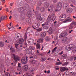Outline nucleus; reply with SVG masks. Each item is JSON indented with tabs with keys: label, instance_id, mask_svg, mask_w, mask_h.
I'll list each match as a JSON object with an SVG mask.
<instances>
[{
	"label": "nucleus",
	"instance_id": "5fc2aeb1",
	"mask_svg": "<svg viewBox=\"0 0 76 76\" xmlns=\"http://www.w3.org/2000/svg\"><path fill=\"white\" fill-rule=\"evenodd\" d=\"M3 20V19L2 17H1L0 18V22H1Z\"/></svg>",
	"mask_w": 76,
	"mask_h": 76
},
{
	"label": "nucleus",
	"instance_id": "423d86ee",
	"mask_svg": "<svg viewBox=\"0 0 76 76\" xmlns=\"http://www.w3.org/2000/svg\"><path fill=\"white\" fill-rule=\"evenodd\" d=\"M28 43L29 45H32L34 43V40L32 39H28Z\"/></svg>",
	"mask_w": 76,
	"mask_h": 76
},
{
	"label": "nucleus",
	"instance_id": "473e14b6",
	"mask_svg": "<svg viewBox=\"0 0 76 76\" xmlns=\"http://www.w3.org/2000/svg\"><path fill=\"white\" fill-rule=\"evenodd\" d=\"M20 36V34L19 33L15 35V37H17V38H19Z\"/></svg>",
	"mask_w": 76,
	"mask_h": 76
},
{
	"label": "nucleus",
	"instance_id": "e2e57ef3",
	"mask_svg": "<svg viewBox=\"0 0 76 76\" xmlns=\"http://www.w3.org/2000/svg\"><path fill=\"white\" fill-rule=\"evenodd\" d=\"M45 25H48V22H46L45 23Z\"/></svg>",
	"mask_w": 76,
	"mask_h": 76
},
{
	"label": "nucleus",
	"instance_id": "f3484780",
	"mask_svg": "<svg viewBox=\"0 0 76 76\" xmlns=\"http://www.w3.org/2000/svg\"><path fill=\"white\" fill-rule=\"evenodd\" d=\"M42 42H43V39L40 38L37 41V42H38V43H42Z\"/></svg>",
	"mask_w": 76,
	"mask_h": 76
},
{
	"label": "nucleus",
	"instance_id": "dca6fc26",
	"mask_svg": "<svg viewBox=\"0 0 76 76\" xmlns=\"http://www.w3.org/2000/svg\"><path fill=\"white\" fill-rule=\"evenodd\" d=\"M37 19L38 20H42V18L40 15H39L37 17Z\"/></svg>",
	"mask_w": 76,
	"mask_h": 76
},
{
	"label": "nucleus",
	"instance_id": "052dcab7",
	"mask_svg": "<svg viewBox=\"0 0 76 76\" xmlns=\"http://www.w3.org/2000/svg\"><path fill=\"white\" fill-rule=\"evenodd\" d=\"M63 52L62 51L61 53H59L60 55H61V54H63Z\"/></svg>",
	"mask_w": 76,
	"mask_h": 76
},
{
	"label": "nucleus",
	"instance_id": "603ef678",
	"mask_svg": "<svg viewBox=\"0 0 76 76\" xmlns=\"http://www.w3.org/2000/svg\"><path fill=\"white\" fill-rule=\"evenodd\" d=\"M66 41L64 40V39L63 38V39L62 40V42H66Z\"/></svg>",
	"mask_w": 76,
	"mask_h": 76
},
{
	"label": "nucleus",
	"instance_id": "f03ea898",
	"mask_svg": "<svg viewBox=\"0 0 76 76\" xmlns=\"http://www.w3.org/2000/svg\"><path fill=\"white\" fill-rule=\"evenodd\" d=\"M62 7V3L59 2L57 4V10H55V12H57L59 11L61 9V7Z\"/></svg>",
	"mask_w": 76,
	"mask_h": 76
},
{
	"label": "nucleus",
	"instance_id": "9d476101",
	"mask_svg": "<svg viewBox=\"0 0 76 76\" xmlns=\"http://www.w3.org/2000/svg\"><path fill=\"white\" fill-rule=\"evenodd\" d=\"M28 69V65H26L24 66L23 67V70L24 72L27 71Z\"/></svg>",
	"mask_w": 76,
	"mask_h": 76
},
{
	"label": "nucleus",
	"instance_id": "f704fd0d",
	"mask_svg": "<svg viewBox=\"0 0 76 76\" xmlns=\"http://www.w3.org/2000/svg\"><path fill=\"white\" fill-rule=\"evenodd\" d=\"M29 48L31 50H35V47H33V46H30Z\"/></svg>",
	"mask_w": 76,
	"mask_h": 76
},
{
	"label": "nucleus",
	"instance_id": "1a4fd4ad",
	"mask_svg": "<svg viewBox=\"0 0 76 76\" xmlns=\"http://www.w3.org/2000/svg\"><path fill=\"white\" fill-rule=\"evenodd\" d=\"M18 10L20 13H22V12H23L25 11V9L23 7H20L18 9Z\"/></svg>",
	"mask_w": 76,
	"mask_h": 76
},
{
	"label": "nucleus",
	"instance_id": "cd10ccee",
	"mask_svg": "<svg viewBox=\"0 0 76 76\" xmlns=\"http://www.w3.org/2000/svg\"><path fill=\"white\" fill-rule=\"evenodd\" d=\"M71 74V73H70V72H69V71H66V72H65V74L66 75H69V74Z\"/></svg>",
	"mask_w": 76,
	"mask_h": 76
},
{
	"label": "nucleus",
	"instance_id": "6e6d98bb",
	"mask_svg": "<svg viewBox=\"0 0 76 76\" xmlns=\"http://www.w3.org/2000/svg\"><path fill=\"white\" fill-rule=\"evenodd\" d=\"M20 63H18V66L20 67H21V66H20Z\"/></svg>",
	"mask_w": 76,
	"mask_h": 76
},
{
	"label": "nucleus",
	"instance_id": "6e6552de",
	"mask_svg": "<svg viewBox=\"0 0 76 76\" xmlns=\"http://www.w3.org/2000/svg\"><path fill=\"white\" fill-rule=\"evenodd\" d=\"M72 18L66 19L64 21H63V23H67V22H72Z\"/></svg>",
	"mask_w": 76,
	"mask_h": 76
},
{
	"label": "nucleus",
	"instance_id": "a878e982",
	"mask_svg": "<svg viewBox=\"0 0 76 76\" xmlns=\"http://www.w3.org/2000/svg\"><path fill=\"white\" fill-rule=\"evenodd\" d=\"M73 28V27L72 26V25H71V24L70 25L68 26V28L69 29H71Z\"/></svg>",
	"mask_w": 76,
	"mask_h": 76
},
{
	"label": "nucleus",
	"instance_id": "c85d7f7f",
	"mask_svg": "<svg viewBox=\"0 0 76 76\" xmlns=\"http://www.w3.org/2000/svg\"><path fill=\"white\" fill-rule=\"evenodd\" d=\"M46 60L45 57H42L41 58V60L42 61H44Z\"/></svg>",
	"mask_w": 76,
	"mask_h": 76
},
{
	"label": "nucleus",
	"instance_id": "2eb2a0df",
	"mask_svg": "<svg viewBox=\"0 0 76 76\" xmlns=\"http://www.w3.org/2000/svg\"><path fill=\"white\" fill-rule=\"evenodd\" d=\"M23 41H24V40H23V39H20L19 40V43L20 44H23Z\"/></svg>",
	"mask_w": 76,
	"mask_h": 76
},
{
	"label": "nucleus",
	"instance_id": "ea45409f",
	"mask_svg": "<svg viewBox=\"0 0 76 76\" xmlns=\"http://www.w3.org/2000/svg\"><path fill=\"white\" fill-rule=\"evenodd\" d=\"M62 64V63L61 62H57L56 63V65H60V64Z\"/></svg>",
	"mask_w": 76,
	"mask_h": 76
},
{
	"label": "nucleus",
	"instance_id": "a19ab883",
	"mask_svg": "<svg viewBox=\"0 0 76 76\" xmlns=\"http://www.w3.org/2000/svg\"><path fill=\"white\" fill-rule=\"evenodd\" d=\"M21 18L22 19H23H23H24V14H22L21 15Z\"/></svg>",
	"mask_w": 76,
	"mask_h": 76
},
{
	"label": "nucleus",
	"instance_id": "39448f33",
	"mask_svg": "<svg viewBox=\"0 0 76 76\" xmlns=\"http://www.w3.org/2000/svg\"><path fill=\"white\" fill-rule=\"evenodd\" d=\"M66 16L64 14H62L59 17V20L61 21L63 20H64V19H65V18H66Z\"/></svg>",
	"mask_w": 76,
	"mask_h": 76
},
{
	"label": "nucleus",
	"instance_id": "c03bdc74",
	"mask_svg": "<svg viewBox=\"0 0 76 76\" xmlns=\"http://www.w3.org/2000/svg\"><path fill=\"white\" fill-rule=\"evenodd\" d=\"M37 30L38 31H42V28H39L37 29Z\"/></svg>",
	"mask_w": 76,
	"mask_h": 76
},
{
	"label": "nucleus",
	"instance_id": "0eeeda50",
	"mask_svg": "<svg viewBox=\"0 0 76 76\" xmlns=\"http://www.w3.org/2000/svg\"><path fill=\"white\" fill-rule=\"evenodd\" d=\"M68 68L65 67H61L60 70L61 72H64L65 70H68Z\"/></svg>",
	"mask_w": 76,
	"mask_h": 76
},
{
	"label": "nucleus",
	"instance_id": "0e129e2a",
	"mask_svg": "<svg viewBox=\"0 0 76 76\" xmlns=\"http://www.w3.org/2000/svg\"><path fill=\"white\" fill-rule=\"evenodd\" d=\"M46 40V41H50V38H48Z\"/></svg>",
	"mask_w": 76,
	"mask_h": 76
},
{
	"label": "nucleus",
	"instance_id": "2f4dec72",
	"mask_svg": "<svg viewBox=\"0 0 76 76\" xmlns=\"http://www.w3.org/2000/svg\"><path fill=\"white\" fill-rule=\"evenodd\" d=\"M0 46L2 47H3L4 46V43L3 42H0Z\"/></svg>",
	"mask_w": 76,
	"mask_h": 76
},
{
	"label": "nucleus",
	"instance_id": "69168bd1",
	"mask_svg": "<svg viewBox=\"0 0 76 76\" xmlns=\"http://www.w3.org/2000/svg\"><path fill=\"white\" fill-rule=\"evenodd\" d=\"M51 53V50H49V52L48 53V54H50Z\"/></svg>",
	"mask_w": 76,
	"mask_h": 76
},
{
	"label": "nucleus",
	"instance_id": "c9c22d12",
	"mask_svg": "<svg viewBox=\"0 0 76 76\" xmlns=\"http://www.w3.org/2000/svg\"><path fill=\"white\" fill-rule=\"evenodd\" d=\"M33 70H34V68L32 67L30 68V72H33Z\"/></svg>",
	"mask_w": 76,
	"mask_h": 76
},
{
	"label": "nucleus",
	"instance_id": "f8f14e48",
	"mask_svg": "<svg viewBox=\"0 0 76 76\" xmlns=\"http://www.w3.org/2000/svg\"><path fill=\"white\" fill-rule=\"evenodd\" d=\"M39 24L38 23L36 22L34 24V26L36 28H38L39 27Z\"/></svg>",
	"mask_w": 76,
	"mask_h": 76
},
{
	"label": "nucleus",
	"instance_id": "4c0bfd02",
	"mask_svg": "<svg viewBox=\"0 0 76 76\" xmlns=\"http://www.w3.org/2000/svg\"><path fill=\"white\" fill-rule=\"evenodd\" d=\"M19 4L21 6H22V5H23V4H24V2L23 1L20 2L19 3Z\"/></svg>",
	"mask_w": 76,
	"mask_h": 76
},
{
	"label": "nucleus",
	"instance_id": "4468645a",
	"mask_svg": "<svg viewBox=\"0 0 76 76\" xmlns=\"http://www.w3.org/2000/svg\"><path fill=\"white\" fill-rule=\"evenodd\" d=\"M63 6L65 7V9H67L69 8V4L65 2L63 4Z\"/></svg>",
	"mask_w": 76,
	"mask_h": 76
},
{
	"label": "nucleus",
	"instance_id": "79ce46f5",
	"mask_svg": "<svg viewBox=\"0 0 76 76\" xmlns=\"http://www.w3.org/2000/svg\"><path fill=\"white\" fill-rule=\"evenodd\" d=\"M44 28L45 29H48V26H45L44 27Z\"/></svg>",
	"mask_w": 76,
	"mask_h": 76
},
{
	"label": "nucleus",
	"instance_id": "3c124183",
	"mask_svg": "<svg viewBox=\"0 0 76 76\" xmlns=\"http://www.w3.org/2000/svg\"><path fill=\"white\" fill-rule=\"evenodd\" d=\"M18 45H19L18 44H16L15 45V47H16V48H18Z\"/></svg>",
	"mask_w": 76,
	"mask_h": 76
},
{
	"label": "nucleus",
	"instance_id": "393cba45",
	"mask_svg": "<svg viewBox=\"0 0 76 76\" xmlns=\"http://www.w3.org/2000/svg\"><path fill=\"white\" fill-rule=\"evenodd\" d=\"M53 29L51 28H50L49 30V34H52L53 33Z\"/></svg>",
	"mask_w": 76,
	"mask_h": 76
},
{
	"label": "nucleus",
	"instance_id": "8fccbe9b",
	"mask_svg": "<svg viewBox=\"0 0 76 76\" xmlns=\"http://www.w3.org/2000/svg\"><path fill=\"white\" fill-rule=\"evenodd\" d=\"M64 40H65V41H67V40H68V39L67 38V37H65L64 38Z\"/></svg>",
	"mask_w": 76,
	"mask_h": 76
},
{
	"label": "nucleus",
	"instance_id": "4be33fe9",
	"mask_svg": "<svg viewBox=\"0 0 76 76\" xmlns=\"http://www.w3.org/2000/svg\"><path fill=\"white\" fill-rule=\"evenodd\" d=\"M45 11V8L44 7H42L40 8V11L41 12H44Z\"/></svg>",
	"mask_w": 76,
	"mask_h": 76
},
{
	"label": "nucleus",
	"instance_id": "09e8293b",
	"mask_svg": "<svg viewBox=\"0 0 76 76\" xmlns=\"http://www.w3.org/2000/svg\"><path fill=\"white\" fill-rule=\"evenodd\" d=\"M63 57L64 58H66L67 57V55H63Z\"/></svg>",
	"mask_w": 76,
	"mask_h": 76
},
{
	"label": "nucleus",
	"instance_id": "72a5a7b5",
	"mask_svg": "<svg viewBox=\"0 0 76 76\" xmlns=\"http://www.w3.org/2000/svg\"><path fill=\"white\" fill-rule=\"evenodd\" d=\"M73 24L74 25H76V22L73 21L71 23V25H73Z\"/></svg>",
	"mask_w": 76,
	"mask_h": 76
},
{
	"label": "nucleus",
	"instance_id": "e433bc0d",
	"mask_svg": "<svg viewBox=\"0 0 76 76\" xmlns=\"http://www.w3.org/2000/svg\"><path fill=\"white\" fill-rule=\"evenodd\" d=\"M70 73H71V75H72V76H76V73H74L73 72H70Z\"/></svg>",
	"mask_w": 76,
	"mask_h": 76
},
{
	"label": "nucleus",
	"instance_id": "de8ad7c7",
	"mask_svg": "<svg viewBox=\"0 0 76 76\" xmlns=\"http://www.w3.org/2000/svg\"><path fill=\"white\" fill-rule=\"evenodd\" d=\"M55 42H56L57 43H58V39H56L55 40Z\"/></svg>",
	"mask_w": 76,
	"mask_h": 76
},
{
	"label": "nucleus",
	"instance_id": "ddd939ff",
	"mask_svg": "<svg viewBox=\"0 0 76 76\" xmlns=\"http://www.w3.org/2000/svg\"><path fill=\"white\" fill-rule=\"evenodd\" d=\"M53 9H54V6L53 4H51L50 5V7L48 8V11H50V10L53 11Z\"/></svg>",
	"mask_w": 76,
	"mask_h": 76
},
{
	"label": "nucleus",
	"instance_id": "37998d69",
	"mask_svg": "<svg viewBox=\"0 0 76 76\" xmlns=\"http://www.w3.org/2000/svg\"><path fill=\"white\" fill-rule=\"evenodd\" d=\"M72 65L73 66H76V62L72 63Z\"/></svg>",
	"mask_w": 76,
	"mask_h": 76
},
{
	"label": "nucleus",
	"instance_id": "f257e3e1",
	"mask_svg": "<svg viewBox=\"0 0 76 76\" xmlns=\"http://www.w3.org/2000/svg\"><path fill=\"white\" fill-rule=\"evenodd\" d=\"M48 19L49 20H54L56 19V16L55 14H52L51 15H50L48 18Z\"/></svg>",
	"mask_w": 76,
	"mask_h": 76
},
{
	"label": "nucleus",
	"instance_id": "7ed1b4c3",
	"mask_svg": "<svg viewBox=\"0 0 76 76\" xmlns=\"http://www.w3.org/2000/svg\"><path fill=\"white\" fill-rule=\"evenodd\" d=\"M28 57L26 56V58L25 57H23L21 59V63L23 64H26L27 63L28 61Z\"/></svg>",
	"mask_w": 76,
	"mask_h": 76
},
{
	"label": "nucleus",
	"instance_id": "b1692460",
	"mask_svg": "<svg viewBox=\"0 0 76 76\" xmlns=\"http://www.w3.org/2000/svg\"><path fill=\"white\" fill-rule=\"evenodd\" d=\"M69 64V63L68 62H65L64 64H62V66H66L67 64Z\"/></svg>",
	"mask_w": 76,
	"mask_h": 76
},
{
	"label": "nucleus",
	"instance_id": "7c9ffc66",
	"mask_svg": "<svg viewBox=\"0 0 76 76\" xmlns=\"http://www.w3.org/2000/svg\"><path fill=\"white\" fill-rule=\"evenodd\" d=\"M40 2H39L38 3V5L40 6L41 4V1H45V0H39Z\"/></svg>",
	"mask_w": 76,
	"mask_h": 76
},
{
	"label": "nucleus",
	"instance_id": "9b49d317",
	"mask_svg": "<svg viewBox=\"0 0 76 76\" xmlns=\"http://www.w3.org/2000/svg\"><path fill=\"white\" fill-rule=\"evenodd\" d=\"M31 12V11H28L26 14L27 16V17H28V18H30L31 16V15H32Z\"/></svg>",
	"mask_w": 76,
	"mask_h": 76
},
{
	"label": "nucleus",
	"instance_id": "49530a36",
	"mask_svg": "<svg viewBox=\"0 0 76 76\" xmlns=\"http://www.w3.org/2000/svg\"><path fill=\"white\" fill-rule=\"evenodd\" d=\"M74 58V57L73 56H72L71 57H70V60L71 61H72L73 60V59Z\"/></svg>",
	"mask_w": 76,
	"mask_h": 76
},
{
	"label": "nucleus",
	"instance_id": "58836bf2",
	"mask_svg": "<svg viewBox=\"0 0 76 76\" xmlns=\"http://www.w3.org/2000/svg\"><path fill=\"white\" fill-rule=\"evenodd\" d=\"M70 10H71V9L70 8L67 9L66 10V12H67V13H69V12H70Z\"/></svg>",
	"mask_w": 76,
	"mask_h": 76
},
{
	"label": "nucleus",
	"instance_id": "a211bd4d",
	"mask_svg": "<svg viewBox=\"0 0 76 76\" xmlns=\"http://www.w3.org/2000/svg\"><path fill=\"white\" fill-rule=\"evenodd\" d=\"M45 36H46V33H45V32L41 34V37L42 38H44V37H45Z\"/></svg>",
	"mask_w": 76,
	"mask_h": 76
},
{
	"label": "nucleus",
	"instance_id": "bf43d9fd",
	"mask_svg": "<svg viewBox=\"0 0 76 76\" xmlns=\"http://www.w3.org/2000/svg\"><path fill=\"white\" fill-rule=\"evenodd\" d=\"M53 1L54 3H56L57 2V0H53Z\"/></svg>",
	"mask_w": 76,
	"mask_h": 76
},
{
	"label": "nucleus",
	"instance_id": "13d9d810",
	"mask_svg": "<svg viewBox=\"0 0 76 76\" xmlns=\"http://www.w3.org/2000/svg\"><path fill=\"white\" fill-rule=\"evenodd\" d=\"M37 10H39V7H37Z\"/></svg>",
	"mask_w": 76,
	"mask_h": 76
},
{
	"label": "nucleus",
	"instance_id": "20e7f679",
	"mask_svg": "<svg viewBox=\"0 0 76 76\" xmlns=\"http://www.w3.org/2000/svg\"><path fill=\"white\" fill-rule=\"evenodd\" d=\"M12 57H13V58H14L15 61H16V62L17 61H18H18H19L20 60V59H19V58H20V57H19L15 55V54H12Z\"/></svg>",
	"mask_w": 76,
	"mask_h": 76
},
{
	"label": "nucleus",
	"instance_id": "338daca9",
	"mask_svg": "<svg viewBox=\"0 0 76 76\" xmlns=\"http://www.w3.org/2000/svg\"><path fill=\"white\" fill-rule=\"evenodd\" d=\"M11 18H12V16H10L9 18V19H11Z\"/></svg>",
	"mask_w": 76,
	"mask_h": 76
},
{
	"label": "nucleus",
	"instance_id": "6ab92c4d",
	"mask_svg": "<svg viewBox=\"0 0 76 76\" xmlns=\"http://www.w3.org/2000/svg\"><path fill=\"white\" fill-rule=\"evenodd\" d=\"M31 63H32V64H37L38 63V62L36 61L35 60H33L31 61Z\"/></svg>",
	"mask_w": 76,
	"mask_h": 76
},
{
	"label": "nucleus",
	"instance_id": "bb28decb",
	"mask_svg": "<svg viewBox=\"0 0 76 76\" xmlns=\"http://www.w3.org/2000/svg\"><path fill=\"white\" fill-rule=\"evenodd\" d=\"M57 47H55L52 50V53H55L56 51V50H57Z\"/></svg>",
	"mask_w": 76,
	"mask_h": 76
},
{
	"label": "nucleus",
	"instance_id": "aec40b11",
	"mask_svg": "<svg viewBox=\"0 0 76 76\" xmlns=\"http://www.w3.org/2000/svg\"><path fill=\"white\" fill-rule=\"evenodd\" d=\"M26 22L30 23L31 22V20L29 18H26Z\"/></svg>",
	"mask_w": 76,
	"mask_h": 76
},
{
	"label": "nucleus",
	"instance_id": "c756f323",
	"mask_svg": "<svg viewBox=\"0 0 76 76\" xmlns=\"http://www.w3.org/2000/svg\"><path fill=\"white\" fill-rule=\"evenodd\" d=\"M37 48L38 49L40 50V48H41V45H39L38 43L37 44Z\"/></svg>",
	"mask_w": 76,
	"mask_h": 76
},
{
	"label": "nucleus",
	"instance_id": "5701e85b",
	"mask_svg": "<svg viewBox=\"0 0 76 76\" xmlns=\"http://www.w3.org/2000/svg\"><path fill=\"white\" fill-rule=\"evenodd\" d=\"M50 5V4L46 2L45 3V6L46 7H48Z\"/></svg>",
	"mask_w": 76,
	"mask_h": 76
},
{
	"label": "nucleus",
	"instance_id": "864d4df0",
	"mask_svg": "<svg viewBox=\"0 0 76 76\" xmlns=\"http://www.w3.org/2000/svg\"><path fill=\"white\" fill-rule=\"evenodd\" d=\"M66 41L64 40V39L63 38V39L62 40V42H66Z\"/></svg>",
	"mask_w": 76,
	"mask_h": 76
},
{
	"label": "nucleus",
	"instance_id": "a18cd8bd",
	"mask_svg": "<svg viewBox=\"0 0 76 76\" xmlns=\"http://www.w3.org/2000/svg\"><path fill=\"white\" fill-rule=\"evenodd\" d=\"M36 36H39V32H36Z\"/></svg>",
	"mask_w": 76,
	"mask_h": 76
},
{
	"label": "nucleus",
	"instance_id": "4d7b16f0",
	"mask_svg": "<svg viewBox=\"0 0 76 76\" xmlns=\"http://www.w3.org/2000/svg\"><path fill=\"white\" fill-rule=\"evenodd\" d=\"M73 30H69V34H71V33H72V32H73Z\"/></svg>",
	"mask_w": 76,
	"mask_h": 76
},
{
	"label": "nucleus",
	"instance_id": "774afa93",
	"mask_svg": "<svg viewBox=\"0 0 76 76\" xmlns=\"http://www.w3.org/2000/svg\"><path fill=\"white\" fill-rule=\"evenodd\" d=\"M74 60H76V56L74 57Z\"/></svg>",
	"mask_w": 76,
	"mask_h": 76
},
{
	"label": "nucleus",
	"instance_id": "680f3d73",
	"mask_svg": "<svg viewBox=\"0 0 76 76\" xmlns=\"http://www.w3.org/2000/svg\"><path fill=\"white\" fill-rule=\"evenodd\" d=\"M7 19V16H5L4 17V19Z\"/></svg>",
	"mask_w": 76,
	"mask_h": 76
},
{
	"label": "nucleus",
	"instance_id": "412c9836",
	"mask_svg": "<svg viewBox=\"0 0 76 76\" xmlns=\"http://www.w3.org/2000/svg\"><path fill=\"white\" fill-rule=\"evenodd\" d=\"M65 35L64 34V33H62L59 36V37L60 38H62L63 37H64V36H65Z\"/></svg>",
	"mask_w": 76,
	"mask_h": 76
}]
</instances>
